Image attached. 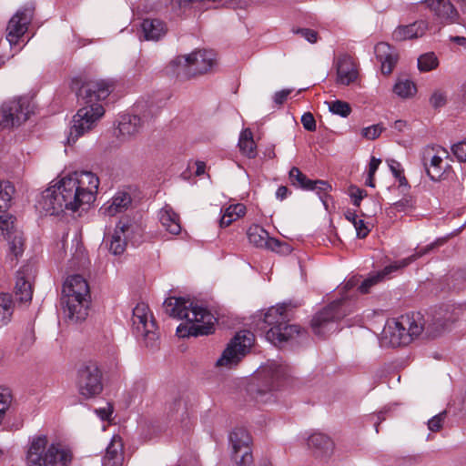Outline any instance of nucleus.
<instances>
[{
    "label": "nucleus",
    "mask_w": 466,
    "mask_h": 466,
    "mask_svg": "<svg viewBox=\"0 0 466 466\" xmlns=\"http://www.w3.org/2000/svg\"><path fill=\"white\" fill-rule=\"evenodd\" d=\"M99 179L90 171H76L63 177L42 192L37 203L46 214L59 215L65 209L76 211L96 199Z\"/></svg>",
    "instance_id": "1"
},
{
    "label": "nucleus",
    "mask_w": 466,
    "mask_h": 466,
    "mask_svg": "<svg viewBox=\"0 0 466 466\" xmlns=\"http://www.w3.org/2000/svg\"><path fill=\"white\" fill-rule=\"evenodd\" d=\"M115 89L110 80H95L84 84L78 92L82 106L73 116L68 143L74 144L78 137L91 131L105 114L99 101L105 100Z\"/></svg>",
    "instance_id": "2"
},
{
    "label": "nucleus",
    "mask_w": 466,
    "mask_h": 466,
    "mask_svg": "<svg viewBox=\"0 0 466 466\" xmlns=\"http://www.w3.org/2000/svg\"><path fill=\"white\" fill-rule=\"evenodd\" d=\"M450 319H443L441 313L434 316L426 326L420 313L402 315L397 319H388L381 334V342L390 347L405 346L418 338L424 330L430 337H435L444 330Z\"/></svg>",
    "instance_id": "3"
},
{
    "label": "nucleus",
    "mask_w": 466,
    "mask_h": 466,
    "mask_svg": "<svg viewBox=\"0 0 466 466\" xmlns=\"http://www.w3.org/2000/svg\"><path fill=\"white\" fill-rule=\"evenodd\" d=\"M163 306L168 316L187 321V324H180L177 328V335L179 338L197 337L213 332L216 319L207 309L194 305L188 299L175 297L167 299Z\"/></svg>",
    "instance_id": "4"
},
{
    "label": "nucleus",
    "mask_w": 466,
    "mask_h": 466,
    "mask_svg": "<svg viewBox=\"0 0 466 466\" xmlns=\"http://www.w3.org/2000/svg\"><path fill=\"white\" fill-rule=\"evenodd\" d=\"M73 460L71 450L60 443H48L46 435L31 438L26 451L27 466H68Z\"/></svg>",
    "instance_id": "5"
},
{
    "label": "nucleus",
    "mask_w": 466,
    "mask_h": 466,
    "mask_svg": "<svg viewBox=\"0 0 466 466\" xmlns=\"http://www.w3.org/2000/svg\"><path fill=\"white\" fill-rule=\"evenodd\" d=\"M62 304L67 317L75 321L84 320L87 316L89 305V287L80 275L66 279L63 286Z\"/></svg>",
    "instance_id": "6"
},
{
    "label": "nucleus",
    "mask_w": 466,
    "mask_h": 466,
    "mask_svg": "<svg viewBox=\"0 0 466 466\" xmlns=\"http://www.w3.org/2000/svg\"><path fill=\"white\" fill-rule=\"evenodd\" d=\"M289 314L284 305L271 307L264 315L263 322L270 327L266 332V339L275 346L299 336L300 329L297 325H289Z\"/></svg>",
    "instance_id": "7"
},
{
    "label": "nucleus",
    "mask_w": 466,
    "mask_h": 466,
    "mask_svg": "<svg viewBox=\"0 0 466 466\" xmlns=\"http://www.w3.org/2000/svg\"><path fill=\"white\" fill-rule=\"evenodd\" d=\"M132 329L135 335L142 339L147 347H154L158 338L157 324L147 304L137 303L133 309Z\"/></svg>",
    "instance_id": "8"
},
{
    "label": "nucleus",
    "mask_w": 466,
    "mask_h": 466,
    "mask_svg": "<svg viewBox=\"0 0 466 466\" xmlns=\"http://www.w3.org/2000/svg\"><path fill=\"white\" fill-rule=\"evenodd\" d=\"M232 446L231 458L236 466H252L253 456L250 448L251 437L247 430L235 429L229 435ZM258 466H273L268 461H262Z\"/></svg>",
    "instance_id": "9"
},
{
    "label": "nucleus",
    "mask_w": 466,
    "mask_h": 466,
    "mask_svg": "<svg viewBox=\"0 0 466 466\" xmlns=\"http://www.w3.org/2000/svg\"><path fill=\"white\" fill-rule=\"evenodd\" d=\"M216 55L213 51L202 50L177 56L173 63L178 66V73L189 76L207 73L214 65Z\"/></svg>",
    "instance_id": "10"
},
{
    "label": "nucleus",
    "mask_w": 466,
    "mask_h": 466,
    "mask_svg": "<svg viewBox=\"0 0 466 466\" xmlns=\"http://www.w3.org/2000/svg\"><path fill=\"white\" fill-rule=\"evenodd\" d=\"M254 339V334L250 331L238 332L217 360V366L231 368L237 365L253 345Z\"/></svg>",
    "instance_id": "11"
},
{
    "label": "nucleus",
    "mask_w": 466,
    "mask_h": 466,
    "mask_svg": "<svg viewBox=\"0 0 466 466\" xmlns=\"http://www.w3.org/2000/svg\"><path fill=\"white\" fill-rule=\"evenodd\" d=\"M76 387L80 396L86 400L102 392V373L96 364L88 363L78 370Z\"/></svg>",
    "instance_id": "12"
},
{
    "label": "nucleus",
    "mask_w": 466,
    "mask_h": 466,
    "mask_svg": "<svg viewBox=\"0 0 466 466\" xmlns=\"http://www.w3.org/2000/svg\"><path fill=\"white\" fill-rule=\"evenodd\" d=\"M437 246L436 242L431 243L424 248L420 249H416L415 252L408 258H402L398 261H394L393 263L386 266L381 271L377 272L376 274L369 277L365 280L362 281L360 286L359 287V290L360 293L365 294L368 293L370 287L377 284L383 279L390 276L391 273L402 269L409 266L410 263L414 262L416 259L421 258L422 256L428 254Z\"/></svg>",
    "instance_id": "13"
},
{
    "label": "nucleus",
    "mask_w": 466,
    "mask_h": 466,
    "mask_svg": "<svg viewBox=\"0 0 466 466\" xmlns=\"http://www.w3.org/2000/svg\"><path fill=\"white\" fill-rule=\"evenodd\" d=\"M342 307L343 301L337 300L318 312L311 320L314 333L319 336H324L327 332L332 331L335 322L345 315Z\"/></svg>",
    "instance_id": "14"
},
{
    "label": "nucleus",
    "mask_w": 466,
    "mask_h": 466,
    "mask_svg": "<svg viewBox=\"0 0 466 466\" xmlns=\"http://www.w3.org/2000/svg\"><path fill=\"white\" fill-rule=\"evenodd\" d=\"M0 237L8 242L10 253L22 256L25 247L23 233L15 227V218L7 211L0 212Z\"/></svg>",
    "instance_id": "15"
},
{
    "label": "nucleus",
    "mask_w": 466,
    "mask_h": 466,
    "mask_svg": "<svg viewBox=\"0 0 466 466\" xmlns=\"http://www.w3.org/2000/svg\"><path fill=\"white\" fill-rule=\"evenodd\" d=\"M448 152L442 147H426L422 153V163L428 176L433 181L442 178L446 169L450 167L446 159Z\"/></svg>",
    "instance_id": "16"
},
{
    "label": "nucleus",
    "mask_w": 466,
    "mask_h": 466,
    "mask_svg": "<svg viewBox=\"0 0 466 466\" xmlns=\"http://www.w3.org/2000/svg\"><path fill=\"white\" fill-rule=\"evenodd\" d=\"M30 112L26 98L6 102L1 107V125L5 127H18L27 120Z\"/></svg>",
    "instance_id": "17"
},
{
    "label": "nucleus",
    "mask_w": 466,
    "mask_h": 466,
    "mask_svg": "<svg viewBox=\"0 0 466 466\" xmlns=\"http://www.w3.org/2000/svg\"><path fill=\"white\" fill-rule=\"evenodd\" d=\"M262 381V388L258 393L263 395L266 391L278 390L288 376V367L277 361H270L258 370Z\"/></svg>",
    "instance_id": "18"
},
{
    "label": "nucleus",
    "mask_w": 466,
    "mask_h": 466,
    "mask_svg": "<svg viewBox=\"0 0 466 466\" xmlns=\"http://www.w3.org/2000/svg\"><path fill=\"white\" fill-rule=\"evenodd\" d=\"M34 15V6L26 5L18 10L9 20L6 27V41L9 46L16 45L26 32Z\"/></svg>",
    "instance_id": "19"
},
{
    "label": "nucleus",
    "mask_w": 466,
    "mask_h": 466,
    "mask_svg": "<svg viewBox=\"0 0 466 466\" xmlns=\"http://www.w3.org/2000/svg\"><path fill=\"white\" fill-rule=\"evenodd\" d=\"M248 238L251 244L258 248H265L281 254H289L291 251L289 245L270 238L268 231L258 225H253L248 228Z\"/></svg>",
    "instance_id": "20"
},
{
    "label": "nucleus",
    "mask_w": 466,
    "mask_h": 466,
    "mask_svg": "<svg viewBox=\"0 0 466 466\" xmlns=\"http://www.w3.org/2000/svg\"><path fill=\"white\" fill-rule=\"evenodd\" d=\"M433 15L434 19L441 25L456 23L459 13L451 0H423L421 2Z\"/></svg>",
    "instance_id": "21"
},
{
    "label": "nucleus",
    "mask_w": 466,
    "mask_h": 466,
    "mask_svg": "<svg viewBox=\"0 0 466 466\" xmlns=\"http://www.w3.org/2000/svg\"><path fill=\"white\" fill-rule=\"evenodd\" d=\"M32 272L30 266L23 267L16 275L15 296L16 300L21 303L29 302L32 299L33 289L29 280V275Z\"/></svg>",
    "instance_id": "22"
},
{
    "label": "nucleus",
    "mask_w": 466,
    "mask_h": 466,
    "mask_svg": "<svg viewBox=\"0 0 466 466\" xmlns=\"http://www.w3.org/2000/svg\"><path fill=\"white\" fill-rule=\"evenodd\" d=\"M429 28V23L424 20L416 21L410 25H399L392 33L395 41H405L422 36Z\"/></svg>",
    "instance_id": "23"
},
{
    "label": "nucleus",
    "mask_w": 466,
    "mask_h": 466,
    "mask_svg": "<svg viewBox=\"0 0 466 466\" xmlns=\"http://www.w3.org/2000/svg\"><path fill=\"white\" fill-rule=\"evenodd\" d=\"M131 204V198L126 192H117L109 201L105 203L99 209V213L114 217L118 213L124 212Z\"/></svg>",
    "instance_id": "24"
},
{
    "label": "nucleus",
    "mask_w": 466,
    "mask_h": 466,
    "mask_svg": "<svg viewBox=\"0 0 466 466\" xmlns=\"http://www.w3.org/2000/svg\"><path fill=\"white\" fill-rule=\"evenodd\" d=\"M377 59L381 64V72L384 75H390L398 60L397 55L391 46L384 42L379 43L374 48Z\"/></svg>",
    "instance_id": "25"
},
{
    "label": "nucleus",
    "mask_w": 466,
    "mask_h": 466,
    "mask_svg": "<svg viewBox=\"0 0 466 466\" xmlns=\"http://www.w3.org/2000/svg\"><path fill=\"white\" fill-rule=\"evenodd\" d=\"M337 81L340 85L349 86L358 77V71L350 57L345 56L337 64Z\"/></svg>",
    "instance_id": "26"
},
{
    "label": "nucleus",
    "mask_w": 466,
    "mask_h": 466,
    "mask_svg": "<svg viewBox=\"0 0 466 466\" xmlns=\"http://www.w3.org/2000/svg\"><path fill=\"white\" fill-rule=\"evenodd\" d=\"M159 221L162 227L170 234L177 235L181 232V225L179 216L173 210V208L166 205L158 213Z\"/></svg>",
    "instance_id": "27"
},
{
    "label": "nucleus",
    "mask_w": 466,
    "mask_h": 466,
    "mask_svg": "<svg viewBox=\"0 0 466 466\" xmlns=\"http://www.w3.org/2000/svg\"><path fill=\"white\" fill-rule=\"evenodd\" d=\"M123 443L119 436H114L106 447V455L103 458V466H122Z\"/></svg>",
    "instance_id": "28"
},
{
    "label": "nucleus",
    "mask_w": 466,
    "mask_h": 466,
    "mask_svg": "<svg viewBox=\"0 0 466 466\" xmlns=\"http://www.w3.org/2000/svg\"><path fill=\"white\" fill-rule=\"evenodd\" d=\"M141 125L142 120L138 116L127 114L120 117L117 129L120 136L127 138L136 135L139 131Z\"/></svg>",
    "instance_id": "29"
},
{
    "label": "nucleus",
    "mask_w": 466,
    "mask_h": 466,
    "mask_svg": "<svg viewBox=\"0 0 466 466\" xmlns=\"http://www.w3.org/2000/svg\"><path fill=\"white\" fill-rule=\"evenodd\" d=\"M141 29L146 40H158L167 32L165 24L159 19H145L141 24Z\"/></svg>",
    "instance_id": "30"
},
{
    "label": "nucleus",
    "mask_w": 466,
    "mask_h": 466,
    "mask_svg": "<svg viewBox=\"0 0 466 466\" xmlns=\"http://www.w3.org/2000/svg\"><path fill=\"white\" fill-rule=\"evenodd\" d=\"M308 446L316 455H321L330 451L333 443L327 435L316 432L309 437Z\"/></svg>",
    "instance_id": "31"
},
{
    "label": "nucleus",
    "mask_w": 466,
    "mask_h": 466,
    "mask_svg": "<svg viewBox=\"0 0 466 466\" xmlns=\"http://www.w3.org/2000/svg\"><path fill=\"white\" fill-rule=\"evenodd\" d=\"M128 228L129 227L122 221L117 224L114 234L111 237L108 248L112 254L120 255L125 251L127 243L124 236Z\"/></svg>",
    "instance_id": "32"
},
{
    "label": "nucleus",
    "mask_w": 466,
    "mask_h": 466,
    "mask_svg": "<svg viewBox=\"0 0 466 466\" xmlns=\"http://www.w3.org/2000/svg\"><path fill=\"white\" fill-rule=\"evenodd\" d=\"M222 217L219 220L221 228L228 227L233 221L243 217L246 213V207L243 204L238 203L229 205L225 209H221Z\"/></svg>",
    "instance_id": "33"
},
{
    "label": "nucleus",
    "mask_w": 466,
    "mask_h": 466,
    "mask_svg": "<svg viewBox=\"0 0 466 466\" xmlns=\"http://www.w3.org/2000/svg\"><path fill=\"white\" fill-rule=\"evenodd\" d=\"M238 147L242 154L249 158L255 157L256 145L253 140V134L250 129L247 128L240 133Z\"/></svg>",
    "instance_id": "34"
},
{
    "label": "nucleus",
    "mask_w": 466,
    "mask_h": 466,
    "mask_svg": "<svg viewBox=\"0 0 466 466\" xmlns=\"http://www.w3.org/2000/svg\"><path fill=\"white\" fill-rule=\"evenodd\" d=\"M15 192V187L9 181L0 182V212L7 211L11 207Z\"/></svg>",
    "instance_id": "35"
},
{
    "label": "nucleus",
    "mask_w": 466,
    "mask_h": 466,
    "mask_svg": "<svg viewBox=\"0 0 466 466\" xmlns=\"http://www.w3.org/2000/svg\"><path fill=\"white\" fill-rule=\"evenodd\" d=\"M393 92L401 98H409L416 94L417 88L410 79L399 78L393 86Z\"/></svg>",
    "instance_id": "36"
},
{
    "label": "nucleus",
    "mask_w": 466,
    "mask_h": 466,
    "mask_svg": "<svg viewBox=\"0 0 466 466\" xmlns=\"http://www.w3.org/2000/svg\"><path fill=\"white\" fill-rule=\"evenodd\" d=\"M13 315V301L7 293H0V326L6 325Z\"/></svg>",
    "instance_id": "37"
},
{
    "label": "nucleus",
    "mask_w": 466,
    "mask_h": 466,
    "mask_svg": "<svg viewBox=\"0 0 466 466\" xmlns=\"http://www.w3.org/2000/svg\"><path fill=\"white\" fill-rule=\"evenodd\" d=\"M289 177L291 184L302 189H308L309 187L310 179L307 177L298 167H293L289 173Z\"/></svg>",
    "instance_id": "38"
},
{
    "label": "nucleus",
    "mask_w": 466,
    "mask_h": 466,
    "mask_svg": "<svg viewBox=\"0 0 466 466\" xmlns=\"http://www.w3.org/2000/svg\"><path fill=\"white\" fill-rule=\"evenodd\" d=\"M326 104L328 105L329 111L334 115L347 117L351 113V107L348 102L334 100L326 102Z\"/></svg>",
    "instance_id": "39"
},
{
    "label": "nucleus",
    "mask_w": 466,
    "mask_h": 466,
    "mask_svg": "<svg viewBox=\"0 0 466 466\" xmlns=\"http://www.w3.org/2000/svg\"><path fill=\"white\" fill-rule=\"evenodd\" d=\"M438 66V58L434 53H426L418 58V67L420 71L428 72Z\"/></svg>",
    "instance_id": "40"
},
{
    "label": "nucleus",
    "mask_w": 466,
    "mask_h": 466,
    "mask_svg": "<svg viewBox=\"0 0 466 466\" xmlns=\"http://www.w3.org/2000/svg\"><path fill=\"white\" fill-rule=\"evenodd\" d=\"M309 187L307 190H314L319 195L320 200L326 206L325 197L331 189V186L324 180H310Z\"/></svg>",
    "instance_id": "41"
},
{
    "label": "nucleus",
    "mask_w": 466,
    "mask_h": 466,
    "mask_svg": "<svg viewBox=\"0 0 466 466\" xmlns=\"http://www.w3.org/2000/svg\"><path fill=\"white\" fill-rule=\"evenodd\" d=\"M385 130L382 124H375L361 129V136L369 140L378 138L380 134Z\"/></svg>",
    "instance_id": "42"
},
{
    "label": "nucleus",
    "mask_w": 466,
    "mask_h": 466,
    "mask_svg": "<svg viewBox=\"0 0 466 466\" xmlns=\"http://www.w3.org/2000/svg\"><path fill=\"white\" fill-rule=\"evenodd\" d=\"M447 94L445 91L437 89L435 90L430 98V104L434 108L441 107L446 105Z\"/></svg>",
    "instance_id": "43"
},
{
    "label": "nucleus",
    "mask_w": 466,
    "mask_h": 466,
    "mask_svg": "<svg viewBox=\"0 0 466 466\" xmlns=\"http://www.w3.org/2000/svg\"><path fill=\"white\" fill-rule=\"evenodd\" d=\"M446 418V412H440L439 414L433 416L428 421V428L432 432H437L442 428L443 421Z\"/></svg>",
    "instance_id": "44"
},
{
    "label": "nucleus",
    "mask_w": 466,
    "mask_h": 466,
    "mask_svg": "<svg viewBox=\"0 0 466 466\" xmlns=\"http://www.w3.org/2000/svg\"><path fill=\"white\" fill-rule=\"evenodd\" d=\"M366 192L363 189H360L357 187H350V197L352 199V203L356 207H360V201L366 196Z\"/></svg>",
    "instance_id": "45"
},
{
    "label": "nucleus",
    "mask_w": 466,
    "mask_h": 466,
    "mask_svg": "<svg viewBox=\"0 0 466 466\" xmlns=\"http://www.w3.org/2000/svg\"><path fill=\"white\" fill-rule=\"evenodd\" d=\"M293 32L295 34H299L307 39L309 43L314 44L318 41V33L312 29L309 28H299L294 29Z\"/></svg>",
    "instance_id": "46"
},
{
    "label": "nucleus",
    "mask_w": 466,
    "mask_h": 466,
    "mask_svg": "<svg viewBox=\"0 0 466 466\" xmlns=\"http://www.w3.org/2000/svg\"><path fill=\"white\" fill-rule=\"evenodd\" d=\"M451 149L459 161L466 162V141H461L453 145Z\"/></svg>",
    "instance_id": "47"
},
{
    "label": "nucleus",
    "mask_w": 466,
    "mask_h": 466,
    "mask_svg": "<svg viewBox=\"0 0 466 466\" xmlns=\"http://www.w3.org/2000/svg\"><path fill=\"white\" fill-rule=\"evenodd\" d=\"M301 123L303 127L308 131L316 130V120L313 115L309 112L304 113L301 116Z\"/></svg>",
    "instance_id": "48"
},
{
    "label": "nucleus",
    "mask_w": 466,
    "mask_h": 466,
    "mask_svg": "<svg viewBox=\"0 0 466 466\" xmlns=\"http://www.w3.org/2000/svg\"><path fill=\"white\" fill-rule=\"evenodd\" d=\"M353 226L359 238H365L370 231L369 226L361 218H360Z\"/></svg>",
    "instance_id": "49"
},
{
    "label": "nucleus",
    "mask_w": 466,
    "mask_h": 466,
    "mask_svg": "<svg viewBox=\"0 0 466 466\" xmlns=\"http://www.w3.org/2000/svg\"><path fill=\"white\" fill-rule=\"evenodd\" d=\"M184 409V401L180 396H176L168 404L170 413H177Z\"/></svg>",
    "instance_id": "50"
},
{
    "label": "nucleus",
    "mask_w": 466,
    "mask_h": 466,
    "mask_svg": "<svg viewBox=\"0 0 466 466\" xmlns=\"http://www.w3.org/2000/svg\"><path fill=\"white\" fill-rule=\"evenodd\" d=\"M388 166L394 177H400V173H403L401 164L395 159H388Z\"/></svg>",
    "instance_id": "51"
},
{
    "label": "nucleus",
    "mask_w": 466,
    "mask_h": 466,
    "mask_svg": "<svg viewBox=\"0 0 466 466\" xmlns=\"http://www.w3.org/2000/svg\"><path fill=\"white\" fill-rule=\"evenodd\" d=\"M290 93L291 89H283L281 91L276 92L273 96V100L277 105L280 106L286 101Z\"/></svg>",
    "instance_id": "52"
},
{
    "label": "nucleus",
    "mask_w": 466,
    "mask_h": 466,
    "mask_svg": "<svg viewBox=\"0 0 466 466\" xmlns=\"http://www.w3.org/2000/svg\"><path fill=\"white\" fill-rule=\"evenodd\" d=\"M411 207V204H410V201L409 199H401L400 201H397L395 202L391 208L395 209L396 211H405L406 209H408L409 208Z\"/></svg>",
    "instance_id": "53"
},
{
    "label": "nucleus",
    "mask_w": 466,
    "mask_h": 466,
    "mask_svg": "<svg viewBox=\"0 0 466 466\" xmlns=\"http://www.w3.org/2000/svg\"><path fill=\"white\" fill-rule=\"evenodd\" d=\"M380 163H381V160L380 158L371 157L370 165H369V172H368V174H370V177L375 176V173L378 170Z\"/></svg>",
    "instance_id": "54"
},
{
    "label": "nucleus",
    "mask_w": 466,
    "mask_h": 466,
    "mask_svg": "<svg viewBox=\"0 0 466 466\" xmlns=\"http://www.w3.org/2000/svg\"><path fill=\"white\" fill-rule=\"evenodd\" d=\"M392 127L400 133H404L410 129V125L407 121L400 119L394 122Z\"/></svg>",
    "instance_id": "55"
},
{
    "label": "nucleus",
    "mask_w": 466,
    "mask_h": 466,
    "mask_svg": "<svg viewBox=\"0 0 466 466\" xmlns=\"http://www.w3.org/2000/svg\"><path fill=\"white\" fill-rule=\"evenodd\" d=\"M112 411H113V410L110 406H108L106 408H100V409L96 410V413L103 420H108Z\"/></svg>",
    "instance_id": "56"
},
{
    "label": "nucleus",
    "mask_w": 466,
    "mask_h": 466,
    "mask_svg": "<svg viewBox=\"0 0 466 466\" xmlns=\"http://www.w3.org/2000/svg\"><path fill=\"white\" fill-rule=\"evenodd\" d=\"M289 190L285 186H280L276 191V198L279 200H283L289 195Z\"/></svg>",
    "instance_id": "57"
},
{
    "label": "nucleus",
    "mask_w": 466,
    "mask_h": 466,
    "mask_svg": "<svg viewBox=\"0 0 466 466\" xmlns=\"http://www.w3.org/2000/svg\"><path fill=\"white\" fill-rule=\"evenodd\" d=\"M345 218H346L347 220L351 222L353 225L360 219V218L357 215V213L355 211H352V210H348L345 213Z\"/></svg>",
    "instance_id": "58"
},
{
    "label": "nucleus",
    "mask_w": 466,
    "mask_h": 466,
    "mask_svg": "<svg viewBox=\"0 0 466 466\" xmlns=\"http://www.w3.org/2000/svg\"><path fill=\"white\" fill-rule=\"evenodd\" d=\"M451 41L460 46H466V38L464 36H451Z\"/></svg>",
    "instance_id": "59"
},
{
    "label": "nucleus",
    "mask_w": 466,
    "mask_h": 466,
    "mask_svg": "<svg viewBox=\"0 0 466 466\" xmlns=\"http://www.w3.org/2000/svg\"><path fill=\"white\" fill-rule=\"evenodd\" d=\"M204 172H205V164L203 162H198L196 174L198 176H200V175L204 174Z\"/></svg>",
    "instance_id": "60"
},
{
    "label": "nucleus",
    "mask_w": 466,
    "mask_h": 466,
    "mask_svg": "<svg viewBox=\"0 0 466 466\" xmlns=\"http://www.w3.org/2000/svg\"><path fill=\"white\" fill-rule=\"evenodd\" d=\"M365 184L370 187H375L374 177H370V174H368V177L366 178Z\"/></svg>",
    "instance_id": "61"
},
{
    "label": "nucleus",
    "mask_w": 466,
    "mask_h": 466,
    "mask_svg": "<svg viewBox=\"0 0 466 466\" xmlns=\"http://www.w3.org/2000/svg\"><path fill=\"white\" fill-rule=\"evenodd\" d=\"M141 227L136 222L134 221V234H135V237L137 235H141Z\"/></svg>",
    "instance_id": "62"
},
{
    "label": "nucleus",
    "mask_w": 466,
    "mask_h": 466,
    "mask_svg": "<svg viewBox=\"0 0 466 466\" xmlns=\"http://www.w3.org/2000/svg\"><path fill=\"white\" fill-rule=\"evenodd\" d=\"M395 177L399 180V182H400V184L401 186H402V185H407V179H406V177L403 176V173H400V177Z\"/></svg>",
    "instance_id": "63"
},
{
    "label": "nucleus",
    "mask_w": 466,
    "mask_h": 466,
    "mask_svg": "<svg viewBox=\"0 0 466 466\" xmlns=\"http://www.w3.org/2000/svg\"><path fill=\"white\" fill-rule=\"evenodd\" d=\"M461 96L464 102H466V85H464L461 88Z\"/></svg>",
    "instance_id": "64"
}]
</instances>
